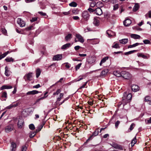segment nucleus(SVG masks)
I'll return each instance as SVG.
<instances>
[{
  "label": "nucleus",
  "instance_id": "1",
  "mask_svg": "<svg viewBox=\"0 0 151 151\" xmlns=\"http://www.w3.org/2000/svg\"><path fill=\"white\" fill-rule=\"evenodd\" d=\"M122 99V104L123 106L125 105L130 102L132 99V95L130 93L127 94V92H125L123 94Z\"/></svg>",
  "mask_w": 151,
  "mask_h": 151
},
{
  "label": "nucleus",
  "instance_id": "2",
  "mask_svg": "<svg viewBox=\"0 0 151 151\" xmlns=\"http://www.w3.org/2000/svg\"><path fill=\"white\" fill-rule=\"evenodd\" d=\"M121 76L122 77L124 78L129 79L131 77V75L129 73L125 71H122L121 72Z\"/></svg>",
  "mask_w": 151,
  "mask_h": 151
},
{
  "label": "nucleus",
  "instance_id": "3",
  "mask_svg": "<svg viewBox=\"0 0 151 151\" xmlns=\"http://www.w3.org/2000/svg\"><path fill=\"white\" fill-rule=\"evenodd\" d=\"M82 16L85 20L87 21L89 19L90 15L88 11H85L82 12Z\"/></svg>",
  "mask_w": 151,
  "mask_h": 151
},
{
  "label": "nucleus",
  "instance_id": "4",
  "mask_svg": "<svg viewBox=\"0 0 151 151\" xmlns=\"http://www.w3.org/2000/svg\"><path fill=\"white\" fill-rule=\"evenodd\" d=\"M76 37L78 40H77L76 39H75V42H77L79 41L81 43H83L84 42V40L83 37L79 34H77L76 35Z\"/></svg>",
  "mask_w": 151,
  "mask_h": 151
},
{
  "label": "nucleus",
  "instance_id": "5",
  "mask_svg": "<svg viewBox=\"0 0 151 151\" xmlns=\"http://www.w3.org/2000/svg\"><path fill=\"white\" fill-rule=\"evenodd\" d=\"M137 55L139 57L142 58L144 59H148L150 58V55L148 54L144 55L143 53H138Z\"/></svg>",
  "mask_w": 151,
  "mask_h": 151
},
{
  "label": "nucleus",
  "instance_id": "6",
  "mask_svg": "<svg viewBox=\"0 0 151 151\" xmlns=\"http://www.w3.org/2000/svg\"><path fill=\"white\" fill-rule=\"evenodd\" d=\"M17 24H19L21 27H24L25 25V23L22 19L18 18L17 20Z\"/></svg>",
  "mask_w": 151,
  "mask_h": 151
},
{
  "label": "nucleus",
  "instance_id": "7",
  "mask_svg": "<svg viewBox=\"0 0 151 151\" xmlns=\"http://www.w3.org/2000/svg\"><path fill=\"white\" fill-rule=\"evenodd\" d=\"M96 58L93 56L89 57L87 59V62L90 64H93L96 61Z\"/></svg>",
  "mask_w": 151,
  "mask_h": 151
},
{
  "label": "nucleus",
  "instance_id": "8",
  "mask_svg": "<svg viewBox=\"0 0 151 151\" xmlns=\"http://www.w3.org/2000/svg\"><path fill=\"white\" fill-rule=\"evenodd\" d=\"M17 126L19 128H21L23 126L24 122L23 119L21 117H19L18 119Z\"/></svg>",
  "mask_w": 151,
  "mask_h": 151
},
{
  "label": "nucleus",
  "instance_id": "9",
  "mask_svg": "<svg viewBox=\"0 0 151 151\" xmlns=\"http://www.w3.org/2000/svg\"><path fill=\"white\" fill-rule=\"evenodd\" d=\"M13 125L10 124L5 127V131L6 132L9 133L13 130Z\"/></svg>",
  "mask_w": 151,
  "mask_h": 151
},
{
  "label": "nucleus",
  "instance_id": "10",
  "mask_svg": "<svg viewBox=\"0 0 151 151\" xmlns=\"http://www.w3.org/2000/svg\"><path fill=\"white\" fill-rule=\"evenodd\" d=\"M111 146L114 148L116 149H118L121 150H123V149L121 145L115 143H112L111 145Z\"/></svg>",
  "mask_w": 151,
  "mask_h": 151
},
{
  "label": "nucleus",
  "instance_id": "11",
  "mask_svg": "<svg viewBox=\"0 0 151 151\" xmlns=\"http://www.w3.org/2000/svg\"><path fill=\"white\" fill-rule=\"evenodd\" d=\"M131 23V21L129 19H126L123 22L125 26H128Z\"/></svg>",
  "mask_w": 151,
  "mask_h": 151
},
{
  "label": "nucleus",
  "instance_id": "12",
  "mask_svg": "<svg viewBox=\"0 0 151 151\" xmlns=\"http://www.w3.org/2000/svg\"><path fill=\"white\" fill-rule=\"evenodd\" d=\"M62 58V55L61 54H58L54 56L53 60H59Z\"/></svg>",
  "mask_w": 151,
  "mask_h": 151
},
{
  "label": "nucleus",
  "instance_id": "13",
  "mask_svg": "<svg viewBox=\"0 0 151 151\" xmlns=\"http://www.w3.org/2000/svg\"><path fill=\"white\" fill-rule=\"evenodd\" d=\"M88 41L91 40L92 41V42H91V43L93 44H98L99 43V40L98 39H88Z\"/></svg>",
  "mask_w": 151,
  "mask_h": 151
},
{
  "label": "nucleus",
  "instance_id": "14",
  "mask_svg": "<svg viewBox=\"0 0 151 151\" xmlns=\"http://www.w3.org/2000/svg\"><path fill=\"white\" fill-rule=\"evenodd\" d=\"M132 89L134 92H137L139 90V87L136 85H132Z\"/></svg>",
  "mask_w": 151,
  "mask_h": 151
},
{
  "label": "nucleus",
  "instance_id": "15",
  "mask_svg": "<svg viewBox=\"0 0 151 151\" xmlns=\"http://www.w3.org/2000/svg\"><path fill=\"white\" fill-rule=\"evenodd\" d=\"M95 11L96 14L99 15H101L103 13L102 10L99 7L96 8Z\"/></svg>",
  "mask_w": 151,
  "mask_h": 151
},
{
  "label": "nucleus",
  "instance_id": "16",
  "mask_svg": "<svg viewBox=\"0 0 151 151\" xmlns=\"http://www.w3.org/2000/svg\"><path fill=\"white\" fill-rule=\"evenodd\" d=\"M16 143L14 142H12L11 143V151H15L16 150Z\"/></svg>",
  "mask_w": 151,
  "mask_h": 151
},
{
  "label": "nucleus",
  "instance_id": "17",
  "mask_svg": "<svg viewBox=\"0 0 151 151\" xmlns=\"http://www.w3.org/2000/svg\"><path fill=\"white\" fill-rule=\"evenodd\" d=\"M39 93L38 91L36 90H33L31 91H29L26 93L27 95H35Z\"/></svg>",
  "mask_w": 151,
  "mask_h": 151
},
{
  "label": "nucleus",
  "instance_id": "18",
  "mask_svg": "<svg viewBox=\"0 0 151 151\" xmlns=\"http://www.w3.org/2000/svg\"><path fill=\"white\" fill-rule=\"evenodd\" d=\"M106 33L108 35V37H109L115 35V34L114 32H112L111 30H107L106 31Z\"/></svg>",
  "mask_w": 151,
  "mask_h": 151
},
{
  "label": "nucleus",
  "instance_id": "19",
  "mask_svg": "<svg viewBox=\"0 0 151 151\" xmlns=\"http://www.w3.org/2000/svg\"><path fill=\"white\" fill-rule=\"evenodd\" d=\"M71 46V44L70 43H68L66 44H65L63 45L62 47H61V49L62 50H64L65 49H66L69 47H70Z\"/></svg>",
  "mask_w": 151,
  "mask_h": 151
},
{
  "label": "nucleus",
  "instance_id": "20",
  "mask_svg": "<svg viewBox=\"0 0 151 151\" xmlns=\"http://www.w3.org/2000/svg\"><path fill=\"white\" fill-rule=\"evenodd\" d=\"M12 87L11 86H7V85H4L2 86L0 88V89L1 90H3L4 89H9L12 88Z\"/></svg>",
  "mask_w": 151,
  "mask_h": 151
},
{
  "label": "nucleus",
  "instance_id": "21",
  "mask_svg": "<svg viewBox=\"0 0 151 151\" xmlns=\"http://www.w3.org/2000/svg\"><path fill=\"white\" fill-rule=\"evenodd\" d=\"M131 37L134 39H140L141 37L139 35L135 34H132L131 35Z\"/></svg>",
  "mask_w": 151,
  "mask_h": 151
},
{
  "label": "nucleus",
  "instance_id": "22",
  "mask_svg": "<svg viewBox=\"0 0 151 151\" xmlns=\"http://www.w3.org/2000/svg\"><path fill=\"white\" fill-rule=\"evenodd\" d=\"M109 58V57H106L104 58H103L101 61V62L100 63V65H101L102 64L104 63L106 61L108 60Z\"/></svg>",
  "mask_w": 151,
  "mask_h": 151
},
{
  "label": "nucleus",
  "instance_id": "23",
  "mask_svg": "<svg viewBox=\"0 0 151 151\" xmlns=\"http://www.w3.org/2000/svg\"><path fill=\"white\" fill-rule=\"evenodd\" d=\"M99 133V131L98 130H96L95 132H94L92 134V135L91 136L89 137V138L87 140L88 141L89 139L91 138L93 136L95 137L96 136H97L98 135Z\"/></svg>",
  "mask_w": 151,
  "mask_h": 151
},
{
  "label": "nucleus",
  "instance_id": "24",
  "mask_svg": "<svg viewBox=\"0 0 151 151\" xmlns=\"http://www.w3.org/2000/svg\"><path fill=\"white\" fill-rule=\"evenodd\" d=\"M119 41L120 43L123 44H125L128 42V39L127 38L123 39L120 40Z\"/></svg>",
  "mask_w": 151,
  "mask_h": 151
},
{
  "label": "nucleus",
  "instance_id": "25",
  "mask_svg": "<svg viewBox=\"0 0 151 151\" xmlns=\"http://www.w3.org/2000/svg\"><path fill=\"white\" fill-rule=\"evenodd\" d=\"M139 7V5L138 4H135L133 9V11L134 12H136L138 10Z\"/></svg>",
  "mask_w": 151,
  "mask_h": 151
},
{
  "label": "nucleus",
  "instance_id": "26",
  "mask_svg": "<svg viewBox=\"0 0 151 151\" xmlns=\"http://www.w3.org/2000/svg\"><path fill=\"white\" fill-rule=\"evenodd\" d=\"M5 75L7 76H9L10 74V72L8 70L7 67H6L5 68Z\"/></svg>",
  "mask_w": 151,
  "mask_h": 151
},
{
  "label": "nucleus",
  "instance_id": "27",
  "mask_svg": "<svg viewBox=\"0 0 151 151\" xmlns=\"http://www.w3.org/2000/svg\"><path fill=\"white\" fill-rule=\"evenodd\" d=\"M72 38V35L70 34H68L65 37V40L66 41L69 40Z\"/></svg>",
  "mask_w": 151,
  "mask_h": 151
},
{
  "label": "nucleus",
  "instance_id": "28",
  "mask_svg": "<svg viewBox=\"0 0 151 151\" xmlns=\"http://www.w3.org/2000/svg\"><path fill=\"white\" fill-rule=\"evenodd\" d=\"M9 53V51H7L6 52L1 55H0V60L5 57V56H6V55H7Z\"/></svg>",
  "mask_w": 151,
  "mask_h": 151
},
{
  "label": "nucleus",
  "instance_id": "29",
  "mask_svg": "<svg viewBox=\"0 0 151 151\" xmlns=\"http://www.w3.org/2000/svg\"><path fill=\"white\" fill-rule=\"evenodd\" d=\"M5 60L6 61V62H13L14 59L12 57H6V58L5 59Z\"/></svg>",
  "mask_w": 151,
  "mask_h": 151
},
{
  "label": "nucleus",
  "instance_id": "30",
  "mask_svg": "<svg viewBox=\"0 0 151 151\" xmlns=\"http://www.w3.org/2000/svg\"><path fill=\"white\" fill-rule=\"evenodd\" d=\"M45 123L44 122L43 123H42L40 126H39L38 128V129H36V131L37 132H39L40 131L41 129L43 127V125H44Z\"/></svg>",
  "mask_w": 151,
  "mask_h": 151
},
{
  "label": "nucleus",
  "instance_id": "31",
  "mask_svg": "<svg viewBox=\"0 0 151 151\" xmlns=\"http://www.w3.org/2000/svg\"><path fill=\"white\" fill-rule=\"evenodd\" d=\"M41 71L39 68L37 69L36 71V77L37 78H38L40 74Z\"/></svg>",
  "mask_w": 151,
  "mask_h": 151
},
{
  "label": "nucleus",
  "instance_id": "32",
  "mask_svg": "<svg viewBox=\"0 0 151 151\" xmlns=\"http://www.w3.org/2000/svg\"><path fill=\"white\" fill-rule=\"evenodd\" d=\"M93 23L95 26H98L99 24V21L97 19L94 18L93 22Z\"/></svg>",
  "mask_w": 151,
  "mask_h": 151
},
{
  "label": "nucleus",
  "instance_id": "33",
  "mask_svg": "<svg viewBox=\"0 0 151 151\" xmlns=\"http://www.w3.org/2000/svg\"><path fill=\"white\" fill-rule=\"evenodd\" d=\"M136 142H137V139L136 138V137H135L131 142V145L132 147H133V146H134V144H135Z\"/></svg>",
  "mask_w": 151,
  "mask_h": 151
},
{
  "label": "nucleus",
  "instance_id": "34",
  "mask_svg": "<svg viewBox=\"0 0 151 151\" xmlns=\"http://www.w3.org/2000/svg\"><path fill=\"white\" fill-rule=\"evenodd\" d=\"M113 73L114 75L117 76V77H120L121 76V73H120L119 72H118L117 71H114Z\"/></svg>",
  "mask_w": 151,
  "mask_h": 151
},
{
  "label": "nucleus",
  "instance_id": "35",
  "mask_svg": "<svg viewBox=\"0 0 151 151\" xmlns=\"http://www.w3.org/2000/svg\"><path fill=\"white\" fill-rule=\"evenodd\" d=\"M32 73H28L26 75L27 79V80L29 81L30 80V78L32 77Z\"/></svg>",
  "mask_w": 151,
  "mask_h": 151
},
{
  "label": "nucleus",
  "instance_id": "36",
  "mask_svg": "<svg viewBox=\"0 0 151 151\" xmlns=\"http://www.w3.org/2000/svg\"><path fill=\"white\" fill-rule=\"evenodd\" d=\"M37 133V132L36 131L34 132H32L30 133L29 134V137L30 138H32L36 134V133Z\"/></svg>",
  "mask_w": 151,
  "mask_h": 151
},
{
  "label": "nucleus",
  "instance_id": "37",
  "mask_svg": "<svg viewBox=\"0 0 151 151\" xmlns=\"http://www.w3.org/2000/svg\"><path fill=\"white\" fill-rule=\"evenodd\" d=\"M108 72V70L107 69H105L104 70L101 72V75L102 76H104L105 75L107 74V73Z\"/></svg>",
  "mask_w": 151,
  "mask_h": 151
},
{
  "label": "nucleus",
  "instance_id": "38",
  "mask_svg": "<svg viewBox=\"0 0 151 151\" xmlns=\"http://www.w3.org/2000/svg\"><path fill=\"white\" fill-rule=\"evenodd\" d=\"M136 50H133L130 51H129V52H125L124 54L125 55H128L132 54V53H133L134 52H136Z\"/></svg>",
  "mask_w": 151,
  "mask_h": 151
},
{
  "label": "nucleus",
  "instance_id": "39",
  "mask_svg": "<svg viewBox=\"0 0 151 151\" xmlns=\"http://www.w3.org/2000/svg\"><path fill=\"white\" fill-rule=\"evenodd\" d=\"M77 4L76 3L74 2H72L69 4V5L71 6L76 7L77 6Z\"/></svg>",
  "mask_w": 151,
  "mask_h": 151
},
{
  "label": "nucleus",
  "instance_id": "40",
  "mask_svg": "<svg viewBox=\"0 0 151 151\" xmlns=\"http://www.w3.org/2000/svg\"><path fill=\"white\" fill-rule=\"evenodd\" d=\"M29 128L32 130H33L35 129V127L33 124H29Z\"/></svg>",
  "mask_w": 151,
  "mask_h": 151
},
{
  "label": "nucleus",
  "instance_id": "41",
  "mask_svg": "<svg viewBox=\"0 0 151 151\" xmlns=\"http://www.w3.org/2000/svg\"><path fill=\"white\" fill-rule=\"evenodd\" d=\"M63 96V93H60V97L57 98V101H60Z\"/></svg>",
  "mask_w": 151,
  "mask_h": 151
},
{
  "label": "nucleus",
  "instance_id": "42",
  "mask_svg": "<svg viewBox=\"0 0 151 151\" xmlns=\"http://www.w3.org/2000/svg\"><path fill=\"white\" fill-rule=\"evenodd\" d=\"M7 96V93L6 92H4L2 93V96H1V98H6Z\"/></svg>",
  "mask_w": 151,
  "mask_h": 151
},
{
  "label": "nucleus",
  "instance_id": "43",
  "mask_svg": "<svg viewBox=\"0 0 151 151\" xmlns=\"http://www.w3.org/2000/svg\"><path fill=\"white\" fill-rule=\"evenodd\" d=\"M61 92V90L60 89H58L56 92L53 93V95H58Z\"/></svg>",
  "mask_w": 151,
  "mask_h": 151
},
{
  "label": "nucleus",
  "instance_id": "44",
  "mask_svg": "<svg viewBox=\"0 0 151 151\" xmlns=\"http://www.w3.org/2000/svg\"><path fill=\"white\" fill-rule=\"evenodd\" d=\"M148 15L149 16V17L150 18H151V10L150 11H149V12L148 13V14H147L145 15L146 18L147 19L148 18Z\"/></svg>",
  "mask_w": 151,
  "mask_h": 151
},
{
  "label": "nucleus",
  "instance_id": "45",
  "mask_svg": "<svg viewBox=\"0 0 151 151\" xmlns=\"http://www.w3.org/2000/svg\"><path fill=\"white\" fill-rule=\"evenodd\" d=\"M83 78V76H80L78 78L76 79L75 80V81H79Z\"/></svg>",
  "mask_w": 151,
  "mask_h": 151
},
{
  "label": "nucleus",
  "instance_id": "46",
  "mask_svg": "<svg viewBox=\"0 0 151 151\" xmlns=\"http://www.w3.org/2000/svg\"><path fill=\"white\" fill-rule=\"evenodd\" d=\"M143 43H136L132 45L133 47H134L139 45H143Z\"/></svg>",
  "mask_w": 151,
  "mask_h": 151
},
{
  "label": "nucleus",
  "instance_id": "47",
  "mask_svg": "<svg viewBox=\"0 0 151 151\" xmlns=\"http://www.w3.org/2000/svg\"><path fill=\"white\" fill-rule=\"evenodd\" d=\"M143 42L144 44H150V40H143Z\"/></svg>",
  "mask_w": 151,
  "mask_h": 151
},
{
  "label": "nucleus",
  "instance_id": "48",
  "mask_svg": "<svg viewBox=\"0 0 151 151\" xmlns=\"http://www.w3.org/2000/svg\"><path fill=\"white\" fill-rule=\"evenodd\" d=\"M150 100L151 98L149 96H146L145 98V101H148Z\"/></svg>",
  "mask_w": 151,
  "mask_h": 151
},
{
  "label": "nucleus",
  "instance_id": "49",
  "mask_svg": "<svg viewBox=\"0 0 151 151\" xmlns=\"http://www.w3.org/2000/svg\"><path fill=\"white\" fill-rule=\"evenodd\" d=\"M91 29L88 27H87V28H85L84 29V32H87L89 31H91Z\"/></svg>",
  "mask_w": 151,
  "mask_h": 151
},
{
  "label": "nucleus",
  "instance_id": "50",
  "mask_svg": "<svg viewBox=\"0 0 151 151\" xmlns=\"http://www.w3.org/2000/svg\"><path fill=\"white\" fill-rule=\"evenodd\" d=\"M112 47L113 48H120V47L119 46V44L117 43H116L114 45H113L112 46Z\"/></svg>",
  "mask_w": 151,
  "mask_h": 151
},
{
  "label": "nucleus",
  "instance_id": "51",
  "mask_svg": "<svg viewBox=\"0 0 151 151\" xmlns=\"http://www.w3.org/2000/svg\"><path fill=\"white\" fill-rule=\"evenodd\" d=\"M120 123V121H117L115 123V126L116 128H117L119 125V124Z\"/></svg>",
  "mask_w": 151,
  "mask_h": 151
},
{
  "label": "nucleus",
  "instance_id": "52",
  "mask_svg": "<svg viewBox=\"0 0 151 151\" xmlns=\"http://www.w3.org/2000/svg\"><path fill=\"white\" fill-rule=\"evenodd\" d=\"M119 8L118 5V4H116L114 6V10H116Z\"/></svg>",
  "mask_w": 151,
  "mask_h": 151
},
{
  "label": "nucleus",
  "instance_id": "53",
  "mask_svg": "<svg viewBox=\"0 0 151 151\" xmlns=\"http://www.w3.org/2000/svg\"><path fill=\"white\" fill-rule=\"evenodd\" d=\"M38 13L42 16H45L46 15V13L43 12H38Z\"/></svg>",
  "mask_w": 151,
  "mask_h": 151
},
{
  "label": "nucleus",
  "instance_id": "54",
  "mask_svg": "<svg viewBox=\"0 0 151 151\" xmlns=\"http://www.w3.org/2000/svg\"><path fill=\"white\" fill-rule=\"evenodd\" d=\"M63 14L65 15H67L70 14V11H68L67 12H63Z\"/></svg>",
  "mask_w": 151,
  "mask_h": 151
},
{
  "label": "nucleus",
  "instance_id": "55",
  "mask_svg": "<svg viewBox=\"0 0 151 151\" xmlns=\"http://www.w3.org/2000/svg\"><path fill=\"white\" fill-rule=\"evenodd\" d=\"M47 97V96H44L43 97H42L40 98H39V99H37L36 101V103H37L40 100H42V99H44L45 98H46V97Z\"/></svg>",
  "mask_w": 151,
  "mask_h": 151
},
{
  "label": "nucleus",
  "instance_id": "56",
  "mask_svg": "<svg viewBox=\"0 0 151 151\" xmlns=\"http://www.w3.org/2000/svg\"><path fill=\"white\" fill-rule=\"evenodd\" d=\"M134 125L135 124L133 123H132L131 124L130 127V130H132L133 129Z\"/></svg>",
  "mask_w": 151,
  "mask_h": 151
},
{
  "label": "nucleus",
  "instance_id": "57",
  "mask_svg": "<svg viewBox=\"0 0 151 151\" xmlns=\"http://www.w3.org/2000/svg\"><path fill=\"white\" fill-rule=\"evenodd\" d=\"M145 122L147 123L150 124L151 123V117H150L149 119L147 120H145Z\"/></svg>",
  "mask_w": 151,
  "mask_h": 151
},
{
  "label": "nucleus",
  "instance_id": "58",
  "mask_svg": "<svg viewBox=\"0 0 151 151\" xmlns=\"http://www.w3.org/2000/svg\"><path fill=\"white\" fill-rule=\"evenodd\" d=\"M37 18L36 17H33L32 19L30 20L31 22H34L37 21Z\"/></svg>",
  "mask_w": 151,
  "mask_h": 151
},
{
  "label": "nucleus",
  "instance_id": "59",
  "mask_svg": "<svg viewBox=\"0 0 151 151\" xmlns=\"http://www.w3.org/2000/svg\"><path fill=\"white\" fill-rule=\"evenodd\" d=\"M41 87V86L39 84H38L36 85H35L33 86V87L34 88H39Z\"/></svg>",
  "mask_w": 151,
  "mask_h": 151
},
{
  "label": "nucleus",
  "instance_id": "60",
  "mask_svg": "<svg viewBox=\"0 0 151 151\" xmlns=\"http://www.w3.org/2000/svg\"><path fill=\"white\" fill-rule=\"evenodd\" d=\"M13 107H14V105H13V104H11L9 106L7 107L6 108H7V109H11V108H12Z\"/></svg>",
  "mask_w": 151,
  "mask_h": 151
},
{
  "label": "nucleus",
  "instance_id": "61",
  "mask_svg": "<svg viewBox=\"0 0 151 151\" xmlns=\"http://www.w3.org/2000/svg\"><path fill=\"white\" fill-rule=\"evenodd\" d=\"M13 107H14V105H13V104H11L9 106L7 107L6 108H7V109H11V108H12Z\"/></svg>",
  "mask_w": 151,
  "mask_h": 151
},
{
  "label": "nucleus",
  "instance_id": "62",
  "mask_svg": "<svg viewBox=\"0 0 151 151\" xmlns=\"http://www.w3.org/2000/svg\"><path fill=\"white\" fill-rule=\"evenodd\" d=\"M20 104V103H19V102L17 101L16 103V104H13L14 107H16V106H18L19 104Z\"/></svg>",
  "mask_w": 151,
  "mask_h": 151
},
{
  "label": "nucleus",
  "instance_id": "63",
  "mask_svg": "<svg viewBox=\"0 0 151 151\" xmlns=\"http://www.w3.org/2000/svg\"><path fill=\"white\" fill-rule=\"evenodd\" d=\"M81 48V47L79 46L78 45L75 47L74 49L76 50H77Z\"/></svg>",
  "mask_w": 151,
  "mask_h": 151
},
{
  "label": "nucleus",
  "instance_id": "64",
  "mask_svg": "<svg viewBox=\"0 0 151 151\" xmlns=\"http://www.w3.org/2000/svg\"><path fill=\"white\" fill-rule=\"evenodd\" d=\"M73 19L75 20H77L79 19V17L77 16H74L73 17Z\"/></svg>",
  "mask_w": 151,
  "mask_h": 151
}]
</instances>
